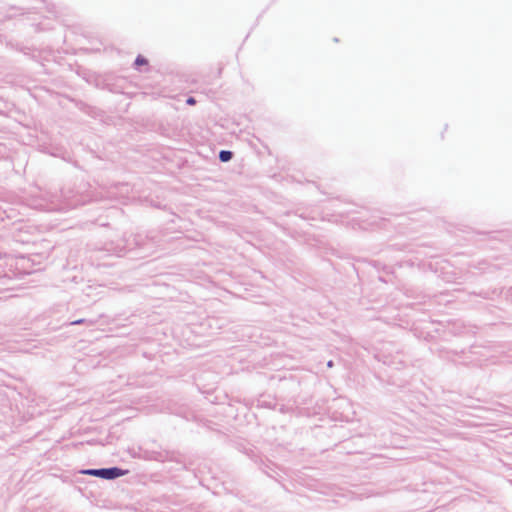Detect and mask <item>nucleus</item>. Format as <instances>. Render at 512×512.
Masks as SVG:
<instances>
[{"mask_svg": "<svg viewBox=\"0 0 512 512\" xmlns=\"http://www.w3.org/2000/svg\"><path fill=\"white\" fill-rule=\"evenodd\" d=\"M85 473L88 475L99 476L105 479H114L124 475V471L119 468L91 469L85 471Z\"/></svg>", "mask_w": 512, "mask_h": 512, "instance_id": "nucleus-1", "label": "nucleus"}, {"mask_svg": "<svg viewBox=\"0 0 512 512\" xmlns=\"http://www.w3.org/2000/svg\"><path fill=\"white\" fill-rule=\"evenodd\" d=\"M219 158L222 162H227L232 158V152L223 150L220 152Z\"/></svg>", "mask_w": 512, "mask_h": 512, "instance_id": "nucleus-2", "label": "nucleus"}, {"mask_svg": "<svg viewBox=\"0 0 512 512\" xmlns=\"http://www.w3.org/2000/svg\"><path fill=\"white\" fill-rule=\"evenodd\" d=\"M147 64H148V61L141 55H139L135 60L136 66H142V65H147Z\"/></svg>", "mask_w": 512, "mask_h": 512, "instance_id": "nucleus-3", "label": "nucleus"}, {"mask_svg": "<svg viewBox=\"0 0 512 512\" xmlns=\"http://www.w3.org/2000/svg\"><path fill=\"white\" fill-rule=\"evenodd\" d=\"M196 103L195 99L193 97H190L187 99V104L194 105Z\"/></svg>", "mask_w": 512, "mask_h": 512, "instance_id": "nucleus-4", "label": "nucleus"}]
</instances>
